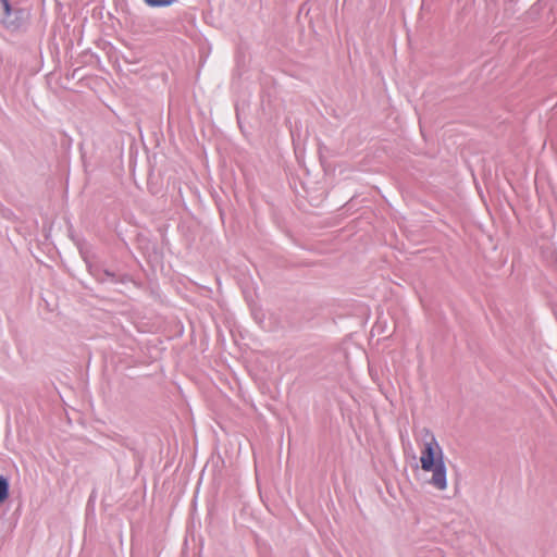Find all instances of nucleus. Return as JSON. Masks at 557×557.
<instances>
[{
  "label": "nucleus",
  "mask_w": 557,
  "mask_h": 557,
  "mask_svg": "<svg viewBox=\"0 0 557 557\" xmlns=\"http://www.w3.org/2000/svg\"><path fill=\"white\" fill-rule=\"evenodd\" d=\"M421 469L431 472L430 483L440 491L447 488L446 466L443 449L433 434L424 441L420 450Z\"/></svg>",
  "instance_id": "f257e3e1"
},
{
  "label": "nucleus",
  "mask_w": 557,
  "mask_h": 557,
  "mask_svg": "<svg viewBox=\"0 0 557 557\" xmlns=\"http://www.w3.org/2000/svg\"><path fill=\"white\" fill-rule=\"evenodd\" d=\"M10 495V485L5 476L0 475V504L4 503Z\"/></svg>",
  "instance_id": "f03ea898"
},
{
  "label": "nucleus",
  "mask_w": 557,
  "mask_h": 557,
  "mask_svg": "<svg viewBox=\"0 0 557 557\" xmlns=\"http://www.w3.org/2000/svg\"><path fill=\"white\" fill-rule=\"evenodd\" d=\"M150 7H166L172 3L171 0H145Z\"/></svg>",
  "instance_id": "7ed1b4c3"
},
{
  "label": "nucleus",
  "mask_w": 557,
  "mask_h": 557,
  "mask_svg": "<svg viewBox=\"0 0 557 557\" xmlns=\"http://www.w3.org/2000/svg\"><path fill=\"white\" fill-rule=\"evenodd\" d=\"M2 1H3V3H4V8H5L7 13H9V11H10V7H9L8 1H7V0H2Z\"/></svg>",
  "instance_id": "20e7f679"
}]
</instances>
